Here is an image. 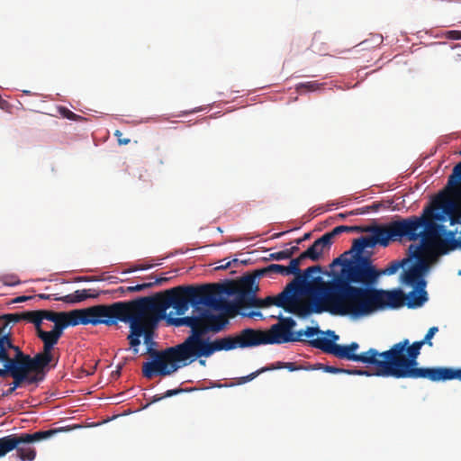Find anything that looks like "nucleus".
<instances>
[{"instance_id":"f257e3e1","label":"nucleus","mask_w":461,"mask_h":461,"mask_svg":"<svg viewBox=\"0 0 461 461\" xmlns=\"http://www.w3.org/2000/svg\"><path fill=\"white\" fill-rule=\"evenodd\" d=\"M223 293L230 294L234 291L214 283L197 286L179 285L150 296L140 297V303L128 322L130 334L127 339L133 353L139 352L140 337H143L145 344L152 343L154 330L159 321L166 317L169 307H173L176 314L181 316L188 311L189 305L204 304L214 310H221L226 305V302L220 298Z\"/></svg>"},{"instance_id":"f03ea898","label":"nucleus","mask_w":461,"mask_h":461,"mask_svg":"<svg viewBox=\"0 0 461 461\" xmlns=\"http://www.w3.org/2000/svg\"><path fill=\"white\" fill-rule=\"evenodd\" d=\"M204 336L197 330L191 329L189 336L176 346L161 351L148 348L147 353L152 361L143 364V375L146 378H152L155 374L169 375L197 359L207 358L215 352L224 350L222 338L211 340Z\"/></svg>"},{"instance_id":"7ed1b4c3","label":"nucleus","mask_w":461,"mask_h":461,"mask_svg":"<svg viewBox=\"0 0 461 461\" xmlns=\"http://www.w3.org/2000/svg\"><path fill=\"white\" fill-rule=\"evenodd\" d=\"M314 290L320 296L318 303L310 302L311 314L330 312L337 316L359 319L371 314L370 288L354 286L341 278L333 276L324 282L316 277Z\"/></svg>"},{"instance_id":"20e7f679","label":"nucleus","mask_w":461,"mask_h":461,"mask_svg":"<svg viewBox=\"0 0 461 461\" xmlns=\"http://www.w3.org/2000/svg\"><path fill=\"white\" fill-rule=\"evenodd\" d=\"M438 328L434 326L429 329L420 340L411 342L408 339L394 343L390 348L387 357L390 358L393 372V378L419 379L425 378L431 382H440L457 379L461 381V368L446 366L420 367L418 357L424 345L432 347L431 341Z\"/></svg>"},{"instance_id":"39448f33","label":"nucleus","mask_w":461,"mask_h":461,"mask_svg":"<svg viewBox=\"0 0 461 461\" xmlns=\"http://www.w3.org/2000/svg\"><path fill=\"white\" fill-rule=\"evenodd\" d=\"M386 246L389 241H416L420 240L419 245L440 246L445 244L442 236L446 234L445 226L432 222L422 212L420 216L398 218L385 225H380Z\"/></svg>"},{"instance_id":"423d86ee","label":"nucleus","mask_w":461,"mask_h":461,"mask_svg":"<svg viewBox=\"0 0 461 461\" xmlns=\"http://www.w3.org/2000/svg\"><path fill=\"white\" fill-rule=\"evenodd\" d=\"M309 345L321 349L324 353L333 355L339 359H345L366 364L369 367H375V376L393 377V372L390 358L387 357L389 349L379 352L375 348L360 354L351 353L348 345H339L326 338H319L308 341Z\"/></svg>"},{"instance_id":"0eeeda50","label":"nucleus","mask_w":461,"mask_h":461,"mask_svg":"<svg viewBox=\"0 0 461 461\" xmlns=\"http://www.w3.org/2000/svg\"><path fill=\"white\" fill-rule=\"evenodd\" d=\"M140 303V297L127 302H116L112 304H98L85 309H77L80 323L94 326L104 324L116 325L118 321L128 323Z\"/></svg>"},{"instance_id":"6e6552de","label":"nucleus","mask_w":461,"mask_h":461,"mask_svg":"<svg viewBox=\"0 0 461 461\" xmlns=\"http://www.w3.org/2000/svg\"><path fill=\"white\" fill-rule=\"evenodd\" d=\"M304 281V276L294 277L276 296H267L264 299H259V308L276 305L300 318L309 316L312 311L310 302L301 297Z\"/></svg>"},{"instance_id":"1a4fd4ad","label":"nucleus","mask_w":461,"mask_h":461,"mask_svg":"<svg viewBox=\"0 0 461 461\" xmlns=\"http://www.w3.org/2000/svg\"><path fill=\"white\" fill-rule=\"evenodd\" d=\"M200 305L194 306L198 311L197 315L170 319L169 322L176 327L186 326L195 329L203 335L209 332H219L226 327L228 320L224 315L213 314L209 309H200ZM203 305L207 307V305ZM211 309L213 308L211 307Z\"/></svg>"},{"instance_id":"9d476101","label":"nucleus","mask_w":461,"mask_h":461,"mask_svg":"<svg viewBox=\"0 0 461 461\" xmlns=\"http://www.w3.org/2000/svg\"><path fill=\"white\" fill-rule=\"evenodd\" d=\"M381 273L372 265L370 258H360L358 260L347 262L340 275H335L350 285H359L362 288H374Z\"/></svg>"},{"instance_id":"9b49d317","label":"nucleus","mask_w":461,"mask_h":461,"mask_svg":"<svg viewBox=\"0 0 461 461\" xmlns=\"http://www.w3.org/2000/svg\"><path fill=\"white\" fill-rule=\"evenodd\" d=\"M371 314L385 309H399L405 305L406 294L400 288L383 290L370 288Z\"/></svg>"},{"instance_id":"f8f14e48","label":"nucleus","mask_w":461,"mask_h":461,"mask_svg":"<svg viewBox=\"0 0 461 461\" xmlns=\"http://www.w3.org/2000/svg\"><path fill=\"white\" fill-rule=\"evenodd\" d=\"M224 351L267 345L265 330L247 328L235 336L222 338Z\"/></svg>"},{"instance_id":"ddd939ff","label":"nucleus","mask_w":461,"mask_h":461,"mask_svg":"<svg viewBox=\"0 0 461 461\" xmlns=\"http://www.w3.org/2000/svg\"><path fill=\"white\" fill-rule=\"evenodd\" d=\"M63 429H52L49 430H40L32 434H11L0 438V457L5 456L15 447H19L21 443H33L42 439L49 438L57 433L62 431Z\"/></svg>"},{"instance_id":"4468645a","label":"nucleus","mask_w":461,"mask_h":461,"mask_svg":"<svg viewBox=\"0 0 461 461\" xmlns=\"http://www.w3.org/2000/svg\"><path fill=\"white\" fill-rule=\"evenodd\" d=\"M278 322L272 325L269 330H265L266 342L267 344H283L298 340V336L293 329L296 325L295 321L291 317L280 315Z\"/></svg>"},{"instance_id":"2eb2a0df","label":"nucleus","mask_w":461,"mask_h":461,"mask_svg":"<svg viewBox=\"0 0 461 461\" xmlns=\"http://www.w3.org/2000/svg\"><path fill=\"white\" fill-rule=\"evenodd\" d=\"M457 203L448 194L440 193L433 201L432 206L423 210L429 221L432 222L446 221V214L457 211Z\"/></svg>"},{"instance_id":"dca6fc26","label":"nucleus","mask_w":461,"mask_h":461,"mask_svg":"<svg viewBox=\"0 0 461 461\" xmlns=\"http://www.w3.org/2000/svg\"><path fill=\"white\" fill-rule=\"evenodd\" d=\"M12 352H14V355L12 354V357L15 360V363L18 364L21 366V369H23L27 375L29 372H35L37 374L42 372L44 367L52 360L50 357L41 353H38L32 357L31 356L24 354L18 346L13 348Z\"/></svg>"},{"instance_id":"f3484780","label":"nucleus","mask_w":461,"mask_h":461,"mask_svg":"<svg viewBox=\"0 0 461 461\" xmlns=\"http://www.w3.org/2000/svg\"><path fill=\"white\" fill-rule=\"evenodd\" d=\"M372 229L373 230L369 231L370 233H372L371 236L355 239L353 240L351 249L346 252L345 255L354 253L352 260H358L360 258H369L368 256L363 255V251L366 248L372 249L376 244L386 247L380 225L373 224Z\"/></svg>"},{"instance_id":"a211bd4d","label":"nucleus","mask_w":461,"mask_h":461,"mask_svg":"<svg viewBox=\"0 0 461 461\" xmlns=\"http://www.w3.org/2000/svg\"><path fill=\"white\" fill-rule=\"evenodd\" d=\"M2 363L4 364V368L1 369V372L4 373L0 374V377H5L9 375L14 378L12 386L3 395L12 394L24 381H27L29 384L38 381L37 376H28L27 373L21 369V366L12 357V352H8V359L3 360Z\"/></svg>"},{"instance_id":"6ab92c4d","label":"nucleus","mask_w":461,"mask_h":461,"mask_svg":"<svg viewBox=\"0 0 461 461\" xmlns=\"http://www.w3.org/2000/svg\"><path fill=\"white\" fill-rule=\"evenodd\" d=\"M24 319V312L7 313L0 316V349L4 355V351L12 352V348L15 347L12 340L11 330L9 326L11 322L17 323Z\"/></svg>"},{"instance_id":"aec40b11","label":"nucleus","mask_w":461,"mask_h":461,"mask_svg":"<svg viewBox=\"0 0 461 461\" xmlns=\"http://www.w3.org/2000/svg\"><path fill=\"white\" fill-rule=\"evenodd\" d=\"M444 245L440 246H422L411 244L408 248V258L410 260L416 259V262L413 264V267L419 272V274L423 277V276L429 269V262L425 258L424 253L426 250L432 249H440Z\"/></svg>"},{"instance_id":"412c9836","label":"nucleus","mask_w":461,"mask_h":461,"mask_svg":"<svg viewBox=\"0 0 461 461\" xmlns=\"http://www.w3.org/2000/svg\"><path fill=\"white\" fill-rule=\"evenodd\" d=\"M306 258H308V257H303V252L296 258L291 259L290 264H289V268L292 271V275H295V277L304 276L305 281L303 285V291L306 288L308 290H313L311 284L308 282V279L312 273L321 272V267L320 266H312V267H309L308 268H306L304 270V272L302 274L299 267L302 264L303 260H304Z\"/></svg>"},{"instance_id":"4be33fe9","label":"nucleus","mask_w":461,"mask_h":461,"mask_svg":"<svg viewBox=\"0 0 461 461\" xmlns=\"http://www.w3.org/2000/svg\"><path fill=\"white\" fill-rule=\"evenodd\" d=\"M426 281H420L418 285H413V289L406 294L405 305L410 309L421 307L428 300V293L426 291Z\"/></svg>"},{"instance_id":"5701e85b","label":"nucleus","mask_w":461,"mask_h":461,"mask_svg":"<svg viewBox=\"0 0 461 461\" xmlns=\"http://www.w3.org/2000/svg\"><path fill=\"white\" fill-rule=\"evenodd\" d=\"M74 312L75 313L71 314V316L68 319H64L59 322L56 321V323H54L53 329L50 330V332L59 339L63 334L64 329L68 326H77L81 324L77 313V310H74Z\"/></svg>"},{"instance_id":"b1692460","label":"nucleus","mask_w":461,"mask_h":461,"mask_svg":"<svg viewBox=\"0 0 461 461\" xmlns=\"http://www.w3.org/2000/svg\"><path fill=\"white\" fill-rule=\"evenodd\" d=\"M98 295H99V294H89L87 293V290L83 289V290H77V291H75V293L62 296V297H56V298H54V300L62 301V302L68 303H77L83 302V301L86 300L87 298H95Z\"/></svg>"},{"instance_id":"393cba45","label":"nucleus","mask_w":461,"mask_h":461,"mask_svg":"<svg viewBox=\"0 0 461 461\" xmlns=\"http://www.w3.org/2000/svg\"><path fill=\"white\" fill-rule=\"evenodd\" d=\"M258 290V285H256V276H245L239 282V294L256 293Z\"/></svg>"},{"instance_id":"a878e982","label":"nucleus","mask_w":461,"mask_h":461,"mask_svg":"<svg viewBox=\"0 0 461 461\" xmlns=\"http://www.w3.org/2000/svg\"><path fill=\"white\" fill-rule=\"evenodd\" d=\"M402 282L407 285H418L420 281H425L423 277L419 274L416 268L412 266L409 269L404 270L401 276Z\"/></svg>"},{"instance_id":"bb28decb","label":"nucleus","mask_w":461,"mask_h":461,"mask_svg":"<svg viewBox=\"0 0 461 461\" xmlns=\"http://www.w3.org/2000/svg\"><path fill=\"white\" fill-rule=\"evenodd\" d=\"M41 318L43 320H48L56 323V321H60L64 319H68L71 316V314L75 313L74 310L70 312H52L49 310H41Z\"/></svg>"},{"instance_id":"cd10ccee","label":"nucleus","mask_w":461,"mask_h":461,"mask_svg":"<svg viewBox=\"0 0 461 461\" xmlns=\"http://www.w3.org/2000/svg\"><path fill=\"white\" fill-rule=\"evenodd\" d=\"M31 443H21L14 449L17 456L22 460L32 461L36 456V451L30 446Z\"/></svg>"},{"instance_id":"c85d7f7f","label":"nucleus","mask_w":461,"mask_h":461,"mask_svg":"<svg viewBox=\"0 0 461 461\" xmlns=\"http://www.w3.org/2000/svg\"><path fill=\"white\" fill-rule=\"evenodd\" d=\"M169 279H170L169 277H159V278H156L153 282H146V283L132 285V286H127L125 288V290L128 293L140 292L144 289L151 288L153 286L161 285L164 283L167 282Z\"/></svg>"},{"instance_id":"c756f323","label":"nucleus","mask_w":461,"mask_h":461,"mask_svg":"<svg viewBox=\"0 0 461 461\" xmlns=\"http://www.w3.org/2000/svg\"><path fill=\"white\" fill-rule=\"evenodd\" d=\"M268 273L280 274L282 276L292 275V271L290 270L289 266L285 267L283 265L278 264H271L267 267L258 270V275L263 276Z\"/></svg>"},{"instance_id":"7c9ffc66","label":"nucleus","mask_w":461,"mask_h":461,"mask_svg":"<svg viewBox=\"0 0 461 461\" xmlns=\"http://www.w3.org/2000/svg\"><path fill=\"white\" fill-rule=\"evenodd\" d=\"M23 321H26L30 323L34 324L35 330H36V334H38L40 330H42V329H41L42 318H41V310L24 312Z\"/></svg>"},{"instance_id":"2f4dec72","label":"nucleus","mask_w":461,"mask_h":461,"mask_svg":"<svg viewBox=\"0 0 461 461\" xmlns=\"http://www.w3.org/2000/svg\"><path fill=\"white\" fill-rule=\"evenodd\" d=\"M323 250L324 249L320 246L317 240H315L311 247L303 251V257H308V258L312 259V261H318Z\"/></svg>"},{"instance_id":"473e14b6","label":"nucleus","mask_w":461,"mask_h":461,"mask_svg":"<svg viewBox=\"0 0 461 461\" xmlns=\"http://www.w3.org/2000/svg\"><path fill=\"white\" fill-rule=\"evenodd\" d=\"M238 299L241 305L259 308V299L255 296V293L239 294Z\"/></svg>"},{"instance_id":"72a5a7b5","label":"nucleus","mask_w":461,"mask_h":461,"mask_svg":"<svg viewBox=\"0 0 461 461\" xmlns=\"http://www.w3.org/2000/svg\"><path fill=\"white\" fill-rule=\"evenodd\" d=\"M410 261V258H403L401 261H392L384 269L379 271L381 275L392 276L395 274L400 267H402Z\"/></svg>"},{"instance_id":"f704fd0d","label":"nucleus","mask_w":461,"mask_h":461,"mask_svg":"<svg viewBox=\"0 0 461 461\" xmlns=\"http://www.w3.org/2000/svg\"><path fill=\"white\" fill-rule=\"evenodd\" d=\"M323 84L318 83L317 81H309L304 83H299L295 89L298 93L303 92H312L321 89Z\"/></svg>"},{"instance_id":"c9c22d12","label":"nucleus","mask_w":461,"mask_h":461,"mask_svg":"<svg viewBox=\"0 0 461 461\" xmlns=\"http://www.w3.org/2000/svg\"><path fill=\"white\" fill-rule=\"evenodd\" d=\"M266 371H270V368H260L246 376H241V377H238L235 379V382L231 384V385H240V384H244L248 382H250L252 381L253 379H255L258 375H259L260 374L266 372Z\"/></svg>"},{"instance_id":"e433bc0d","label":"nucleus","mask_w":461,"mask_h":461,"mask_svg":"<svg viewBox=\"0 0 461 461\" xmlns=\"http://www.w3.org/2000/svg\"><path fill=\"white\" fill-rule=\"evenodd\" d=\"M323 370L324 372L330 374H343L344 368L336 367L333 366L324 365V364H315L311 366V370Z\"/></svg>"},{"instance_id":"4c0bfd02","label":"nucleus","mask_w":461,"mask_h":461,"mask_svg":"<svg viewBox=\"0 0 461 461\" xmlns=\"http://www.w3.org/2000/svg\"><path fill=\"white\" fill-rule=\"evenodd\" d=\"M37 337L43 342V344H50L55 346L59 342V339H57L50 331H45L43 330L39 331Z\"/></svg>"},{"instance_id":"58836bf2","label":"nucleus","mask_w":461,"mask_h":461,"mask_svg":"<svg viewBox=\"0 0 461 461\" xmlns=\"http://www.w3.org/2000/svg\"><path fill=\"white\" fill-rule=\"evenodd\" d=\"M321 333V330L318 327H307L304 330H299L295 332V336H298L297 341H303L302 337L306 336L307 338H312L314 335Z\"/></svg>"},{"instance_id":"ea45409f","label":"nucleus","mask_w":461,"mask_h":461,"mask_svg":"<svg viewBox=\"0 0 461 461\" xmlns=\"http://www.w3.org/2000/svg\"><path fill=\"white\" fill-rule=\"evenodd\" d=\"M382 206H383V204L381 203L375 202L371 205H367V206H366L364 208L357 209L356 212L352 211L348 214H350V215L362 214V213L368 212L370 211L377 212Z\"/></svg>"},{"instance_id":"a19ab883","label":"nucleus","mask_w":461,"mask_h":461,"mask_svg":"<svg viewBox=\"0 0 461 461\" xmlns=\"http://www.w3.org/2000/svg\"><path fill=\"white\" fill-rule=\"evenodd\" d=\"M343 232H369L373 230V225L368 226H346L341 225Z\"/></svg>"},{"instance_id":"79ce46f5","label":"nucleus","mask_w":461,"mask_h":461,"mask_svg":"<svg viewBox=\"0 0 461 461\" xmlns=\"http://www.w3.org/2000/svg\"><path fill=\"white\" fill-rule=\"evenodd\" d=\"M372 370H363V369H344L343 374L348 375H366V376H371L375 375V367H371Z\"/></svg>"},{"instance_id":"37998d69","label":"nucleus","mask_w":461,"mask_h":461,"mask_svg":"<svg viewBox=\"0 0 461 461\" xmlns=\"http://www.w3.org/2000/svg\"><path fill=\"white\" fill-rule=\"evenodd\" d=\"M59 113L64 117L71 121L84 120L80 115L76 114L66 107H59Z\"/></svg>"},{"instance_id":"c03bdc74","label":"nucleus","mask_w":461,"mask_h":461,"mask_svg":"<svg viewBox=\"0 0 461 461\" xmlns=\"http://www.w3.org/2000/svg\"><path fill=\"white\" fill-rule=\"evenodd\" d=\"M461 182V162L456 165V167L454 169V174L450 177V184L456 185Z\"/></svg>"},{"instance_id":"a18cd8bd","label":"nucleus","mask_w":461,"mask_h":461,"mask_svg":"<svg viewBox=\"0 0 461 461\" xmlns=\"http://www.w3.org/2000/svg\"><path fill=\"white\" fill-rule=\"evenodd\" d=\"M311 366L312 365H309L307 366H297L295 363L294 362H285V368L288 369L289 371L293 372V371H297V370H306V371H311Z\"/></svg>"},{"instance_id":"49530a36","label":"nucleus","mask_w":461,"mask_h":461,"mask_svg":"<svg viewBox=\"0 0 461 461\" xmlns=\"http://www.w3.org/2000/svg\"><path fill=\"white\" fill-rule=\"evenodd\" d=\"M316 240L323 249H329L332 243V239L328 232L322 235L321 238L317 239Z\"/></svg>"},{"instance_id":"de8ad7c7","label":"nucleus","mask_w":461,"mask_h":461,"mask_svg":"<svg viewBox=\"0 0 461 461\" xmlns=\"http://www.w3.org/2000/svg\"><path fill=\"white\" fill-rule=\"evenodd\" d=\"M448 217L450 224L455 225L460 222L461 212H459V209L457 208L456 212H452L450 214H446V218Z\"/></svg>"},{"instance_id":"09e8293b","label":"nucleus","mask_w":461,"mask_h":461,"mask_svg":"<svg viewBox=\"0 0 461 461\" xmlns=\"http://www.w3.org/2000/svg\"><path fill=\"white\" fill-rule=\"evenodd\" d=\"M289 258H288V254L286 253V250H282V251H278V252H274V253H271L269 255V259H272V260H284V259H287Z\"/></svg>"},{"instance_id":"8fccbe9b","label":"nucleus","mask_w":461,"mask_h":461,"mask_svg":"<svg viewBox=\"0 0 461 461\" xmlns=\"http://www.w3.org/2000/svg\"><path fill=\"white\" fill-rule=\"evenodd\" d=\"M447 38L450 40H461V31H448Z\"/></svg>"},{"instance_id":"3c124183","label":"nucleus","mask_w":461,"mask_h":461,"mask_svg":"<svg viewBox=\"0 0 461 461\" xmlns=\"http://www.w3.org/2000/svg\"><path fill=\"white\" fill-rule=\"evenodd\" d=\"M54 345L50 344H43V350L41 352V354L50 357L52 359V349Z\"/></svg>"},{"instance_id":"603ef678","label":"nucleus","mask_w":461,"mask_h":461,"mask_svg":"<svg viewBox=\"0 0 461 461\" xmlns=\"http://www.w3.org/2000/svg\"><path fill=\"white\" fill-rule=\"evenodd\" d=\"M4 283L7 285H16L20 284V280L16 276H5Z\"/></svg>"},{"instance_id":"864d4df0","label":"nucleus","mask_w":461,"mask_h":461,"mask_svg":"<svg viewBox=\"0 0 461 461\" xmlns=\"http://www.w3.org/2000/svg\"><path fill=\"white\" fill-rule=\"evenodd\" d=\"M183 392V389H171L167 390L163 393L164 398L175 396Z\"/></svg>"},{"instance_id":"5fc2aeb1","label":"nucleus","mask_w":461,"mask_h":461,"mask_svg":"<svg viewBox=\"0 0 461 461\" xmlns=\"http://www.w3.org/2000/svg\"><path fill=\"white\" fill-rule=\"evenodd\" d=\"M343 232L341 225L335 227L331 231L328 232L331 239L335 238L336 236L341 234Z\"/></svg>"},{"instance_id":"6e6d98bb","label":"nucleus","mask_w":461,"mask_h":461,"mask_svg":"<svg viewBox=\"0 0 461 461\" xmlns=\"http://www.w3.org/2000/svg\"><path fill=\"white\" fill-rule=\"evenodd\" d=\"M286 253L288 254V258H291L295 253L299 251V247L296 244V246H293L290 249H286Z\"/></svg>"},{"instance_id":"4d7b16f0","label":"nucleus","mask_w":461,"mask_h":461,"mask_svg":"<svg viewBox=\"0 0 461 461\" xmlns=\"http://www.w3.org/2000/svg\"><path fill=\"white\" fill-rule=\"evenodd\" d=\"M114 135L116 137H118V141L120 144H123V145H126L130 142V140L129 139H121L120 137L122 135V133L120 131H116Z\"/></svg>"},{"instance_id":"13d9d810","label":"nucleus","mask_w":461,"mask_h":461,"mask_svg":"<svg viewBox=\"0 0 461 461\" xmlns=\"http://www.w3.org/2000/svg\"><path fill=\"white\" fill-rule=\"evenodd\" d=\"M285 362L278 361L276 364L272 365L271 366H266L265 368H270V370L274 369H282L285 368Z\"/></svg>"},{"instance_id":"bf43d9fd","label":"nucleus","mask_w":461,"mask_h":461,"mask_svg":"<svg viewBox=\"0 0 461 461\" xmlns=\"http://www.w3.org/2000/svg\"><path fill=\"white\" fill-rule=\"evenodd\" d=\"M238 259H233L231 261H227L225 264H221L216 267V269H226L229 268L232 263H237Z\"/></svg>"},{"instance_id":"052dcab7","label":"nucleus","mask_w":461,"mask_h":461,"mask_svg":"<svg viewBox=\"0 0 461 461\" xmlns=\"http://www.w3.org/2000/svg\"><path fill=\"white\" fill-rule=\"evenodd\" d=\"M151 266H140V267H135L131 269H129V270H126L124 271L123 273H130V272H133V271H136V270H145V269H148Z\"/></svg>"},{"instance_id":"680f3d73","label":"nucleus","mask_w":461,"mask_h":461,"mask_svg":"<svg viewBox=\"0 0 461 461\" xmlns=\"http://www.w3.org/2000/svg\"><path fill=\"white\" fill-rule=\"evenodd\" d=\"M310 237H311V233H310V232L305 233L302 238L295 240V241H294V242H295L297 245H299V244H301L303 241H304V240H306L310 239Z\"/></svg>"},{"instance_id":"e2e57ef3","label":"nucleus","mask_w":461,"mask_h":461,"mask_svg":"<svg viewBox=\"0 0 461 461\" xmlns=\"http://www.w3.org/2000/svg\"><path fill=\"white\" fill-rule=\"evenodd\" d=\"M350 348L351 353H356V351L358 349L359 345L357 342H351L348 345Z\"/></svg>"},{"instance_id":"0e129e2a","label":"nucleus","mask_w":461,"mask_h":461,"mask_svg":"<svg viewBox=\"0 0 461 461\" xmlns=\"http://www.w3.org/2000/svg\"><path fill=\"white\" fill-rule=\"evenodd\" d=\"M32 297L31 296H25V295H23V296H18L16 297L14 300V303H22V302H25L29 299H31Z\"/></svg>"},{"instance_id":"69168bd1","label":"nucleus","mask_w":461,"mask_h":461,"mask_svg":"<svg viewBox=\"0 0 461 461\" xmlns=\"http://www.w3.org/2000/svg\"><path fill=\"white\" fill-rule=\"evenodd\" d=\"M163 399H165L163 397V393H158V394H156V395L153 396L151 402H159V401H161Z\"/></svg>"},{"instance_id":"338daca9","label":"nucleus","mask_w":461,"mask_h":461,"mask_svg":"<svg viewBox=\"0 0 461 461\" xmlns=\"http://www.w3.org/2000/svg\"><path fill=\"white\" fill-rule=\"evenodd\" d=\"M40 298L41 299H50V294H39L38 295Z\"/></svg>"},{"instance_id":"774afa93","label":"nucleus","mask_w":461,"mask_h":461,"mask_svg":"<svg viewBox=\"0 0 461 461\" xmlns=\"http://www.w3.org/2000/svg\"><path fill=\"white\" fill-rule=\"evenodd\" d=\"M456 242L461 248V231H460V236L458 237V240Z\"/></svg>"}]
</instances>
